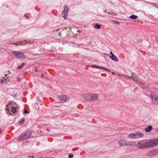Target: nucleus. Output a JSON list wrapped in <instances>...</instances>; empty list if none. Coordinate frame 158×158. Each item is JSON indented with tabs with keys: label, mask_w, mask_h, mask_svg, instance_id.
Instances as JSON below:
<instances>
[{
	"label": "nucleus",
	"mask_w": 158,
	"mask_h": 158,
	"mask_svg": "<svg viewBox=\"0 0 158 158\" xmlns=\"http://www.w3.org/2000/svg\"><path fill=\"white\" fill-rule=\"evenodd\" d=\"M157 131H158V129H157Z\"/></svg>",
	"instance_id": "nucleus-37"
},
{
	"label": "nucleus",
	"mask_w": 158,
	"mask_h": 158,
	"mask_svg": "<svg viewBox=\"0 0 158 158\" xmlns=\"http://www.w3.org/2000/svg\"><path fill=\"white\" fill-rule=\"evenodd\" d=\"M99 68V69H103L104 68L99 66V68Z\"/></svg>",
	"instance_id": "nucleus-27"
},
{
	"label": "nucleus",
	"mask_w": 158,
	"mask_h": 158,
	"mask_svg": "<svg viewBox=\"0 0 158 158\" xmlns=\"http://www.w3.org/2000/svg\"><path fill=\"white\" fill-rule=\"evenodd\" d=\"M21 43H22V42L21 41L20 42H18V43H19L18 45L21 44Z\"/></svg>",
	"instance_id": "nucleus-28"
},
{
	"label": "nucleus",
	"mask_w": 158,
	"mask_h": 158,
	"mask_svg": "<svg viewBox=\"0 0 158 158\" xmlns=\"http://www.w3.org/2000/svg\"><path fill=\"white\" fill-rule=\"evenodd\" d=\"M91 67L92 68H99V66H97L96 65H92L91 66Z\"/></svg>",
	"instance_id": "nucleus-23"
},
{
	"label": "nucleus",
	"mask_w": 158,
	"mask_h": 158,
	"mask_svg": "<svg viewBox=\"0 0 158 158\" xmlns=\"http://www.w3.org/2000/svg\"><path fill=\"white\" fill-rule=\"evenodd\" d=\"M119 144L120 145L127 146L130 145V143L127 140L121 139L118 141Z\"/></svg>",
	"instance_id": "nucleus-8"
},
{
	"label": "nucleus",
	"mask_w": 158,
	"mask_h": 158,
	"mask_svg": "<svg viewBox=\"0 0 158 158\" xmlns=\"http://www.w3.org/2000/svg\"><path fill=\"white\" fill-rule=\"evenodd\" d=\"M25 118H22L19 122V123L20 124H22L25 120Z\"/></svg>",
	"instance_id": "nucleus-19"
},
{
	"label": "nucleus",
	"mask_w": 158,
	"mask_h": 158,
	"mask_svg": "<svg viewBox=\"0 0 158 158\" xmlns=\"http://www.w3.org/2000/svg\"><path fill=\"white\" fill-rule=\"evenodd\" d=\"M112 22L116 24H119L120 23L117 20L113 21Z\"/></svg>",
	"instance_id": "nucleus-21"
},
{
	"label": "nucleus",
	"mask_w": 158,
	"mask_h": 158,
	"mask_svg": "<svg viewBox=\"0 0 158 158\" xmlns=\"http://www.w3.org/2000/svg\"><path fill=\"white\" fill-rule=\"evenodd\" d=\"M73 155L72 154H70L69 155V158H72L73 157Z\"/></svg>",
	"instance_id": "nucleus-25"
},
{
	"label": "nucleus",
	"mask_w": 158,
	"mask_h": 158,
	"mask_svg": "<svg viewBox=\"0 0 158 158\" xmlns=\"http://www.w3.org/2000/svg\"><path fill=\"white\" fill-rule=\"evenodd\" d=\"M158 144V139H149L145 141H142L139 142L138 147L139 148H149Z\"/></svg>",
	"instance_id": "nucleus-1"
},
{
	"label": "nucleus",
	"mask_w": 158,
	"mask_h": 158,
	"mask_svg": "<svg viewBox=\"0 0 158 158\" xmlns=\"http://www.w3.org/2000/svg\"><path fill=\"white\" fill-rule=\"evenodd\" d=\"M143 135V134L139 132L135 133V139L142 137Z\"/></svg>",
	"instance_id": "nucleus-12"
},
{
	"label": "nucleus",
	"mask_w": 158,
	"mask_h": 158,
	"mask_svg": "<svg viewBox=\"0 0 158 158\" xmlns=\"http://www.w3.org/2000/svg\"><path fill=\"white\" fill-rule=\"evenodd\" d=\"M154 151L156 155L157 154H158V148L155 149H154Z\"/></svg>",
	"instance_id": "nucleus-22"
},
{
	"label": "nucleus",
	"mask_w": 158,
	"mask_h": 158,
	"mask_svg": "<svg viewBox=\"0 0 158 158\" xmlns=\"http://www.w3.org/2000/svg\"><path fill=\"white\" fill-rule=\"evenodd\" d=\"M137 17L136 15H131L129 17V18L132 19H137Z\"/></svg>",
	"instance_id": "nucleus-16"
},
{
	"label": "nucleus",
	"mask_w": 158,
	"mask_h": 158,
	"mask_svg": "<svg viewBox=\"0 0 158 158\" xmlns=\"http://www.w3.org/2000/svg\"><path fill=\"white\" fill-rule=\"evenodd\" d=\"M24 16L26 17L27 19L28 18V17L26 15H24Z\"/></svg>",
	"instance_id": "nucleus-29"
},
{
	"label": "nucleus",
	"mask_w": 158,
	"mask_h": 158,
	"mask_svg": "<svg viewBox=\"0 0 158 158\" xmlns=\"http://www.w3.org/2000/svg\"><path fill=\"white\" fill-rule=\"evenodd\" d=\"M68 10L69 9L68 7L67 6H65L64 7V10L62 13L63 17H64L65 19H67Z\"/></svg>",
	"instance_id": "nucleus-7"
},
{
	"label": "nucleus",
	"mask_w": 158,
	"mask_h": 158,
	"mask_svg": "<svg viewBox=\"0 0 158 158\" xmlns=\"http://www.w3.org/2000/svg\"><path fill=\"white\" fill-rule=\"evenodd\" d=\"M24 113L25 114H26L27 113H29V112L28 111H27V110H26L24 109Z\"/></svg>",
	"instance_id": "nucleus-26"
},
{
	"label": "nucleus",
	"mask_w": 158,
	"mask_h": 158,
	"mask_svg": "<svg viewBox=\"0 0 158 158\" xmlns=\"http://www.w3.org/2000/svg\"><path fill=\"white\" fill-rule=\"evenodd\" d=\"M9 104H10L9 103L8 105H6V106H7H7H8V105H9Z\"/></svg>",
	"instance_id": "nucleus-32"
},
{
	"label": "nucleus",
	"mask_w": 158,
	"mask_h": 158,
	"mask_svg": "<svg viewBox=\"0 0 158 158\" xmlns=\"http://www.w3.org/2000/svg\"><path fill=\"white\" fill-rule=\"evenodd\" d=\"M25 63H23L21 65L19 66L17 68V69H21L22 67L25 65Z\"/></svg>",
	"instance_id": "nucleus-18"
},
{
	"label": "nucleus",
	"mask_w": 158,
	"mask_h": 158,
	"mask_svg": "<svg viewBox=\"0 0 158 158\" xmlns=\"http://www.w3.org/2000/svg\"><path fill=\"white\" fill-rule=\"evenodd\" d=\"M47 131H49L50 130L48 129H47Z\"/></svg>",
	"instance_id": "nucleus-30"
},
{
	"label": "nucleus",
	"mask_w": 158,
	"mask_h": 158,
	"mask_svg": "<svg viewBox=\"0 0 158 158\" xmlns=\"http://www.w3.org/2000/svg\"><path fill=\"white\" fill-rule=\"evenodd\" d=\"M6 110H8L7 109V108H6Z\"/></svg>",
	"instance_id": "nucleus-34"
},
{
	"label": "nucleus",
	"mask_w": 158,
	"mask_h": 158,
	"mask_svg": "<svg viewBox=\"0 0 158 158\" xmlns=\"http://www.w3.org/2000/svg\"><path fill=\"white\" fill-rule=\"evenodd\" d=\"M128 137L132 139H135V133L129 134L128 135Z\"/></svg>",
	"instance_id": "nucleus-15"
},
{
	"label": "nucleus",
	"mask_w": 158,
	"mask_h": 158,
	"mask_svg": "<svg viewBox=\"0 0 158 158\" xmlns=\"http://www.w3.org/2000/svg\"><path fill=\"white\" fill-rule=\"evenodd\" d=\"M103 69L105 70H106V71H107L108 72H110V71L109 70V69H107V68H104Z\"/></svg>",
	"instance_id": "nucleus-24"
},
{
	"label": "nucleus",
	"mask_w": 158,
	"mask_h": 158,
	"mask_svg": "<svg viewBox=\"0 0 158 158\" xmlns=\"http://www.w3.org/2000/svg\"><path fill=\"white\" fill-rule=\"evenodd\" d=\"M24 43H22V44H23Z\"/></svg>",
	"instance_id": "nucleus-35"
},
{
	"label": "nucleus",
	"mask_w": 158,
	"mask_h": 158,
	"mask_svg": "<svg viewBox=\"0 0 158 158\" xmlns=\"http://www.w3.org/2000/svg\"><path fill=\"white\" fill-rule=\"evenodd\" d=\"M42 76L43 77V75H42Z\"/></svg>",
	"instance_id": "nucleus-36"
},
{
	"label": "nucleus",
	"mask_w": 158,
	"mask_h": 158,
	"mask_svg": "<svg viewBox=\"0 0 158 158\" xmlns=\"http://www.w3.org/2000/svg\"><path fill=\"white\" fill-rule=\"evenodd\" d=\"M17 109L16 108H13L11 110V111L13 113H15L16 112Z\"/></svg>",
	"instance_id": "nucleus-20"
},
{
	"label": "nucleus",
	"mask_w": 158,
	"mask_h": 158,
	"mask_svg": "<svg viewBox=\"0 0 158 158\" xmlns=\"http://www.w3.org/2000/svg\"><path fill=\"white\" fill-rule=\"evenodd\" d=\"M98 97V95L97 94H89L85 96V99L87 101L95 100Z\"/></svg>",
	"instance_id": "nucleus-3"
},
{
	"label": "nucleus",
	"mask_w": 158,
	"mask_h": 158,
	"mask_svg": "<svg viewBox=\"0 0 158 158\" xmlns=\"http://www.w3.org/2000/svg\"><path fill=\"white\" fill-rule=\"evenodd\" d=\"M110 54L111 56H110L109 54H107V55L109 56L113 60L117 62L118 61V59L117 58L116 56L114 55V54L111 52H110Z\"/></svg>",
	"instance_id": "nucleus-10"
},
{
	"label": "nucleus",
	"mask_w": 158,
	"mask_h": 158,
	"mask_svg": "<svg viewBox=\"0 0 158 158\" xmlns=\"http://www.w3.org/2000/svg\"><path fill=\"white\" fill-rule=\"evenodd\" d=\"M12 52L15 56L18 59H22L24 57V54L20 52L13 51Z\"/></svg>",
	"instance_id": "nucleus-4"
},
{
	"label": "nucleus",
	"mask_w": 158,
	"mask_h": 158,
	"mask_svg": "<svg viewBox=\"0 0 158 158\" xmlns=\"http://www.w3.org/2000/svg\"><path fill=\"white\" fill-rule=\"evenodd\" d=\"M59 98L60 100L62 103H64L65 102L67 99L66 96L63 94H61L59 95Z\"/></svg>",
	"instance_id": "nucleus-9"
},
{
	"label": "nucleus",
	"mask_w": 158,
	"mask_h": 158,
	"mask_svg": "<svg viewBox=\"0 0 158 158\" xmlns=\"http://www.w3.org/2000/svg\"><path fill=\"white\" fill-rule=\"evenodd\" d=\"M130 78H131L136 82L139 83L140 82V80L138 78V76L135 73H132L131 77L128 76Z\"/></svg>",
	"instance_id": "nucleus-5"
},
{
	"label": "nucleus",
	"mask_w": 158,
	"mask_h": 158,
	"mask_svg": "<svg viewBox=\"0 0 158 158\" xmlns=\"http://www.w3.org/2000/svg\"><path fill=\"white\" fill-rule=\"evenodd\" d=\"M156 155L154 150H152L147 153L146 155L148 157H152Z\"/></svg>",
	"instance_id": "nucleus-11"
},
{
	"label": "nucleus",
	"mask_w": 158,
	"mask_h": 158,
	"mask_svg": "<svg viewBox=\"0 0 158 158\" xmlns=\"http://www.w3.org/2000/svg\"><path fill=\"white\" fill-rule=\"evenodd\" d=\"M31 134V131L24 132L20 135L18 139L20 141L26 140L30 137Z\"/></svg>",
	"instance_id": "nucleus-2"
},
{
	"label": "nucleus",
	"mask_w": 158,
	"mask_h": 158,
	"mask_svg": "<svg viewBox=\"0 0 158 158\" xmlns=\"http://www.w3.org/2000/svg\"><path fill=\"white\" fill-rule=\"evenodd\" d=\"M151 96L152 100V102L153 103L158 104V96L154 93H151Z\"/></svg>",
	"instance_id": "nucleus-6"
},
{
	"label": "nucleus",
	"mask_w": 158,
	"mask_h": 158,
	"mask_svg": "<svg viewBox=\"0 0 158 158\" xmlns=\"http://www.w3.org/2000/svg\"><path fill=\"white\" fill-rule=\"evenodd\" d=\"M14 44L16 45H18V44H17V43H16L15 44Z\"/></svg>",
	"instance_id": "nucleus-31"
},
{
	"label": "nucleus",
	"mask_w": 158,
	"mask_h": 158,
	"mask_svg": "<svg viewBox=\"0 0 158 158\" xmlns=\"http://www.w3.org/2000/svg\"><path fill=\"white\" fill-rule=\"evenodd\" d=\"M152 129V127L150 126H149L145 128V131L147 132H150Z\"/></svg>",
	"instance_id": "nucleus-13"
},
{
	"label": "nucleus",
	"mask_w": 158,
	"mask_h": 158,
	"mask_svg": "<svg viewBox=\"0 0 158 158\" xmlns=\"http://www.w3.org/2000/svg\"><path fill=\"white\" fill-rule=\"evenodd\" d=\"M101 27V25H98L97 24H95L94 26V27L95 29H99Z\"/></svg>",
	"instance_id": "nucleus-17"
},
{
	"label": "nucleus",
	"mask_w": 158,
	"mask_h": 158,
	"mask_svg": "<svg viewBox=\"0 0 158 158\" xmlns=\"http://www.w3.org/2000/svg\"><path fill=\"white\" fill-rule=\"evenodd\" d=\"M30 158H34L33 156L30 157Z\"/></svg>",
	"instance_id": "nucleus-33"
},
{
	"label": "nucleus",
	"mask_w": 158,
	"mask_h": 158,
	"mask_svg": "<svg viewBox=\"0 0 158 158\" xmlns=\"http://www.w3.org/2000/svg\"><path fill=\"white\" fill-rule=\"evenodd\" d=\"M7 78L8 77H7V74H6L5 75L4 77L0 81L1 83L2 84H3L4 83V81L7 80Z\"/></svg>",
	"instance_id": "nucleus-14"
}]
</instances>
